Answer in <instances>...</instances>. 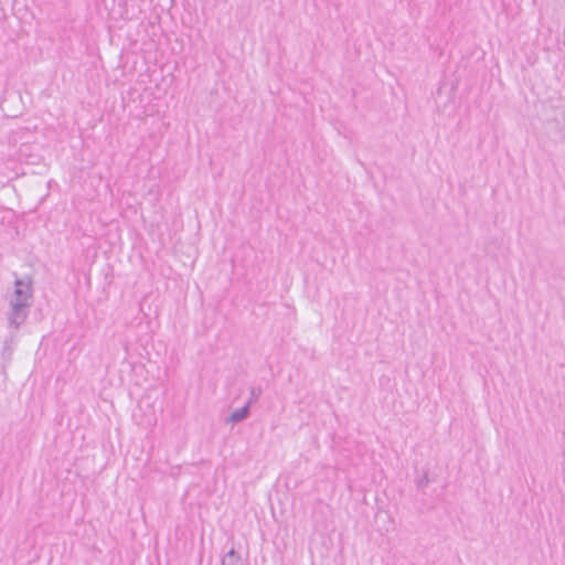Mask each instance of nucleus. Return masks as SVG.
<instances>
[{
    "label": "nucleus",
    "mask_w": 565,
    "mask_h": 565,
    "mask_svg": "<svg viewBox=\"0 0 565 565\" xmlns=\"http://www.w3.org/2000/svg\"><path fill=\"white\" fill-rule=\"evenodd\" d=\"M228 556H230V557H234V556H235V552H234L233 550H232V551H230Z\"/></svg>",
    "instance_id": "1"
},
{
    "label": "nucleus",
    "mask_w": 565,
    "mask_h": 565,
    "mask_svg": "<svg viewBox=\"0 0 565 565\" xmlns=\"http://www.w3.org/2000/svg\"><path fill=\"white\" fill-rule=\"evenodd\" d=\"M243 417H245V412H243L242 415H239V417H237V419H241Z\"/></svg>",
    "instance_id": "2"
}]
</instances>
